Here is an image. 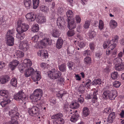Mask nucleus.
<instances>
[{"instance_id": "nucleus-64", "label": "nucleus", "mask_w": 124, "mask_h": 124, "mask_svg": "<svg viewBox=\"0 0 124 124\" xmlns=\"http://www.w3.org/2000/svg\"><path fill=\"white\" fill-rule=\"evenodd\" d=\"M79 46L81 48H83L85 45V44L83 42H81L79 44Z\"/></svg>"}, {"instance_id": "nucleus-32", "label": "nucleus", "mask_w": 124, "mask_h": 124, "mask_svg": "<svg viewBox=\"0 0 124 124\" xmlns=\"http://www.w3.org/2000/svg\"><path fill=\"white\" fill-rule=\"evenodd\" d=\"M59 69L61 72H64L66 71V64L63 63L61 65H58Z\"/></svg>"}, {"instance_id": "nucleus-30", "label": "nucleus", "mask_w": 124, "mask_h": 124, "mask_svg": "<svg viewBox=\"0 0 124 124\" xmlns=\"http://www.w3.org/2000/svg\"><path fill=\"white\" fill-rule=\"evenodd\" d=\"M10 101L8 98H7L5 100L2 101L0 103V104L2 107L6 106L8 103H10Z\"/></svg>"}, {"instance_id": "nucleus-43", "label": "nucleus", "mask_w": 124, "mask_h": 124, "mask_svg": "<svg viewBox=\"0 0 124 124\" xmlns=\"http://www.w3.org/2000/svg\"><path fill=\"white\" fill-rule=\"evenodd\" d=\"M69 106L68 104H64L63 106V109L65 111H69L70 110V113L71 114H72V110L70 108H70H69Z\"/></svg>"}, {"instance_id": "nucleus-17", "label": "nucleus", "mask_w": 124, "mask_h": 124, "mask_svg": "<svg viewBox=\"0 0 124 124\" xmlns=\"http://www.w3.org/2000/svg\"><path fill=\"white\" fill-rule=\"evenodd\" d=\"M10 79L9 76H5L0 77V83L1 84H4L7 82Z\"/></svg>"}, {"instance_id": "nucleus-23", "label": "nucleus", "mask_w": 124, "mask_h": 124, "mask_svg": "<svg viewBox=\"0 0 124 124\" xmlns=\"http://www.w3.org/2000/svg\"><path fill=\"white\" fill-rule=\"evenodd\" d=\"M115 68L116 70L122 71L124 69V65L122 63L120 64H116L115 66Z\"/></svg>"}, {"instance_id": "nucleus-36", "label": "nucleus", "mask_w": 124, "mask_h": 124, "mask_svg": "<svg viewBox=\"0 0 124 124\" xmlns=\"http://www.w3.org/2000/svg\"><path fill=\"white\" fill-rule=\"evenodd\" d=\"M8 91L6 90H2L0 91V95L1 96H5L6 97H8Z\"/></svg>"}, {"instance_id": "nucleus-27", "label": "nucleus", "mask_w": 124, "mask_h": 124, "mask_svg": "<svg viewBox=\"0 0 124 124\" xmlns=\"http://www.w3.org/2000/svg\"><path fill=\"white\" fill-rule=\"evenodd\" d=\"M38 23L41 24L44 23L46 22V19L43 16H38Z\"/></svg>"}, {"instance_id": "nucleus-25", "label": "nucleus", "mask_w": 124, "mask_h": 124, "mask_svg": "<svg viewBox=\"0 0 124 124\" xmlns=\"http://www.w3.org/2000/svg\"><path fill=\"white\" fill-rule=\"evenodd\" d=\"M63 19L61 17H59L57 19V24L60 29H62V23L63 22Z\"/></svg>"}, {"instance_id": "nucleus-42", "label": "nucleus", "mask_w": 124, "mask_h": 124, "mask_svg": "<svg viewBox=\"0 0 124 124\" xmlns=\"http://www.w3.org/2000/svg\"><path fill=\"white\" fill-rule=\"evenodd\" d=\"M17 79L16 78H14L11 79L10 84L12 86L15 87H16L17 86Z\"/></svg>"}, {"instance_id": "nucleus-47", "label": "nucleus", "mask_w": 124, "mask_h": 124, "mask_svg": "<svg viewBox=\"0 0 124 124\" xmlns=\"http://www.w3.org/2000/svg\"><path fill=\"white\" fill-rule=\"evenodd\" d=\"M40 10L46 13L48 11L49 8L43 5L40 7Z\"/></svg>"}, {"instance_id": "nucleus-8", "label": "nucleus", "mask_w": 124, "mask_h": 124, "mask_svg": "<svg viewBox=\"0 0 124 124\" xmlns=\"http://www.w3.org/2000/svg\"><path fill=\"white\" fill-rule=\"evenodd\" d=\"M14 99L16 100L22 101H24L27 100L28 98L25 93L22 91H19L18 93L16 94L14 96Z\"/></svg>"}, {"instance_id": "nucleus-22", "label": "nucleus", "mask_w": 124, "mask_h": 124, "mask_svg": "<svg viewBox=\"0 0 124 124\" xmlns=\"http://www.w3.org/2000/svg\"><path fill=\"white\" fill-rule=\"evenodd\" d=\"M115 116V113L112 112L108 116V121L109 123H112L113 121Z\"/></svg>"}, {"instance_id": "nucleus-18", "label": "nucleus", "mask_w": 124, "mask_h": 124, "mask_svg": "<svg viewBox=\"0 0 124 124\" xmlns=\"http://www.w3.org/2000/svg\"><path fill=\"white\" fill-rule=\"evenodd\" d=\"M37 54L39 56L42 57L43 59L47 58L48 57L47 52L44 51L43 50H41L38 51Z\"/></svg>"}, {"instance_id": "nucleus-39", "label": "nucleus", "mask_w": 124, "mask_h": 124, "mask_svg": "<svg viewBox=\"0 0 124 124\" xmlns=\"http://www.w3.org/2000/svg\"><path fill=\"white\" fill-rule=\"evenodd\" d=\"M101 81L100 79H94L92 83V85H96L97 84L100 85L101 84Z\"/></svg>"}, {"instance_id": "nucleus-5", "label": "nucleus", "mask_w": 124, "mask_h": 124, "mask_svg": "<svg viewBox=\"0 0 124 124\" xmlns=\"http://www.w3.org/2000/svg\"><path fill=\"white\" fill-rule=\"evenodd\" d=\"M63 115L60 113H57L51 116L52 119H55L53 121L54 124H63L64 120L62 118Z\"/></svg>"}, {"instance_id": "nucleus-37", "label": "nucleus", "mask_w": 124, "mask_h": 124, "mask_svg": "<svg viewBox=\"0 0 124 124\" xmlns=\"http://www.w3.org/2000/svg\"><path fill=\"white\" fill-rule=\"evenodd\" d=\"M111 76L112 79L114 80L117 79L119 76L118 74L117 71H114L112 72Z\"/></svg>"}, {"instance_id": "nucleus-49", "label": "nucleus", "mask_w": 124, "mask_h": 124, "mask_svg": "<svg viewBox=\"0 0 124 124\" xmlns=\"http://www.w3.org/2000/svg\"><path fill=\"white\" fill-rule=\"evenodd\" d=\"M110 43V40H108L105 41L103 45V48L104 49L106 48L107 46L109 45Z\"/></svg>"}, {"instance_id": "nucleus-29", "label": "nucleus", "mask_w": 124, "mask_h": 124, "mask_svg": "<svg viewBox=\"0 0 124 124\" xmlns=\"http://www.w3.org/2000/svg\"><path fill=\"white\" fill-rule=\"evenodd\" d=\"M17 58H21L24 56V53L22 51L18 50L15 53V55Z\"/></svg>"}, {"instance_id": "nucleus-1", "label": "nucleus", "mask_w": 124, "mask_h": 124, "mask_svg": "<svg viewBox=\"0 0 124 124\" xmlns=\"http://www.w3.org/2000/svg\"><path fill=\"white\" fill-rule=\"evenodd\" d=\"M40 72L38 71H35L34 70L32 67L26 69L25 71L24 75L26 77H28L32 76L35 77L36 81H39L41 78Z\"/></svg>"}, {"instance_id": "nucleus-26", "label": "nucleus", "mask_w": 124, "mask_h": 124, "mask_svg": "<svg viewBox=\"0 0 124 124\" xmlns=\"http://www.w3.org/2000/svg\"><path fill=\"white\" fill-rule=\"evenodd\" d=\"M68 27L70 29L67 33V34L68 37H70L74 36L75 34V31L74 30H72V29H74L75 28H70V27L68 26Z\"/></svg>"}, {"instance_id": "nucleus-51", "label": "nucleus", "mask_w": 124, "mask_h": 124, "mask_svg": "<svg viewBox=\"0 0 124 124\" xmlns=\"http://www.w3.org/2000/svg\"><path fill=\"white\" fill-rule=\"evenodd\" d=\"M92 82L90 79L87 80L85 81V86L89 88L91 85Z\"/></svg>"}, {"instance_id": "nucleus-33", "label": "nucleus", "mask_w": 124, "mask_h": 124, "mask_svg": "<svg viewBox=\"0 0 124 124\" xmlns=\"http://www.w3.org/2000/svg\"><path fill=\"white\" fill-rule=\"evenodd\" d=\"M83 115L84 116H88L90 114V111L87 107L84 108L83 109Z\"/></svg>"}, {"instance_id": "nucleus-9", "label": "nucleus", "mask_w": 124, "mask_h": 124, "mask_svg": "<svg viewBox=\"0 0 124 124\" xmlns=\"http://www.w3.org/2000/svg\"><path fill=\"white\" fill-rule=\"evenodd\" d=\"M27 110L29 115L35 117L39 114V108L37 106H33L31 108H28Z\"/></svg>"}, {"instance_id": "nucleus-6", "label": "nucleus", "mask_w": 124, "mask_h": 124, "mask_svg": "<svg viewBox=\"0 0 124 124\" xmlns=\"http://www.w3.org/2000/svg\"><path fill=\"white\" fill-rule=\"evenodd\" d=\"M61 73L59 71H57L55 69H52L48 72V75L50 78L56 79L61 77Z\"/></svg>"}, {"instance_id": "nucleus-38", "label": "nucleus", "mask_w": 124, "mask_h": 124, "mask_svg": "<svg viewBox=\"0 0 124 124\" xmlns=\"http://www.w3.org/2000/svg\"><path fill=\"white\" fill-rule=\"evenodd\" d=\"M97 92L94 91L93 93V97L92 99V101L93 103H95L97 101V98L96 95L97 94Z\"/></svg>"}, {"instance_id": "nucleus-46", "label": "nucleus", "mask_w": 124, "mask_h": 124, "mask_svg": "<svg viewBox=\"0 0 124 124\" xmlns=\"http://www.w3.org/2000/svg\"><path fill=\"white\" fill-rule=\"evenodd\" d=\"M96 33L94 31H90L89 32V36L91 38H94L96 36Z\"/></svg>"}, {"instance_id": "nucleus-12", "label": "nucleus", "mask_w": 124, "mask_h": 124, "mask_svg": "<svg viewBox=\"0 0 124 124\" xmlns=\"http://www.w3.org/2000/svg\"><path fill=\"white\" fill-rule=\"evenodd\" d=\"M77 110H76L73 112V113L71 116L70 119V121L72 122L75 123L79 119V115L77 113Z\"/></svg>"}, {"instance_id": "nucleus-21", "label": "nucleus", "mask_w": 124, "mask_h": 124, "mask_svg": "<svg viewBox=\"0 0 124 124\" xmlns=\"http://www.w3.org/2000/svg\"><path fill=\"white\" fill-rule=\"evenodd\" d=\"M15 112V109L14 108L13 110H11L9 111V114L10 116L11 117V119L13 123L16 124V123H14V122H16V120H15L14 118H15V113H16Z\"/></svg>"}, {"instance_id": "nucleus-61", "label": "nucleus", "mask_w": 124, "mask_h": 124, "mask_svg": "<svg viewBox=\"0 0 124 124\" xmlns=\"http://www.w3.org/2000/svg\"><path fill=\"white\" fill-rule=\"evenodd\" d=\"M41 67L43 69L47 68V64L46 63H42L40 64Z\"/></svg>"}, {"instance_id": "nucleus-56", "label": "nucleus", "mask_w": 124, "mask_h": 124, "mask_svg": "<svg viewBox=\"0 0 124 124\" xmlns=\"http://www.w3.org/2000/svg\"><path fill=\"white\" fill-rule=\"evenodd\" d=\"M91 53V52L88 50H86L84 52L83 54L85 56H90Z\"/></svg>"}, {"instance_id": "nucleus-60", "label": "nucleus", "mask_w": 124, "mask_h": 124, "mask_svg": "<svg viewBox=\"0 0 124 124\" xmlns=\"http://www.w3.org/2000/svg\"><path fill=\"white\" fill-rule=\"evenodd\" d=\"M116 46V44L113 43L110 45L108 48L112 50L114 49Z\"/></svg>"}, {"instance_id": "nucleus-34", "label": "nucleus", "mask_w": 124, "mask_h": 124, "mask_svg": "<svg viewBox=\"0 0 124 124\" xmlns=\"http://www.w3.org/2000/svg\"><path fill=\"white\" fill-rule=\"evenodd\" d=\"M84 63L87 65L90 66V64L91 63V58L89 57H86L84 59Z\"/></svg>"}, {"instance_id": "nucleus-44", "label": "nucleus", "mask_w": 124, "mask_h": 124, "mask_svg": "<svg viewBox=\"0 0 124 124\" xmlns=\"http://www.w3.org/2000/svg\"><path fill=\"white\" fill-rule=\"evenodd\" d=\"M104 26L103 22L101 20H100L99 21V28L100 30L103 29Z\"/></svg>"}, {"instance_id": "nucleus-10", "label": "nucleus", "mask_w": 124, "mask_h": 124, "mask_svg": "<svg viewBox=\"0 0 124 124\" xmlns=\"http://www.w3.org/2000/svg\"><path fill=\"white\" fill-rule=\"evenodd\" d=\"M20 50L24 51H26L29 48V46L28 42L26 40H23L20 42L18 46Z\"/></svg>"}, {"instance_id": "nucleus-50", "label": "nucleus", "mask_w": 124, "mask_h": 124, "mask_svg": "<svg viewBox=\"0 0 124 124\" xmlns=\"http://www.w3.org/2000/svg\"><path fill=\"white\" fill-rule=\"evenodd\" d=\"M114 62L115 63H116V64H117V63H122V60L121 58L117 57L114 59Z\"/></svg>"}, {"instance_id": "nucleus-48", "label": "nucleus", "mask_w": 124, "mask_h": 124, "mask_svg": "<svg viewBox=\"0 0 124 124\" xmlns=\"http://www.w3.org/2000/svg\"><path fill=\"white\" fill-rule=\"evenodd\" d=\"M31 1L30 0H25L24 2V4L26 7H29L31 6Z\"/></svg>"}, {"instance_id": "nucleus-45", "label": "nucleus", "mask_w": 124, "mask_h": 124, "mask_svg": "<svg viewBox=\"0 0 124 124\" xmlns=\"http://www.w3.org/2000/svg\"><path fill=\"white\" fill-rule=\"evenodd\" d=\"M90 21L88 20L86 21L84 25V27L85 29L88 28L90 25Z\"/></svg>"}, {"instance_id": "nucleus-3", "label": "nucleus", "mask_w": 124, "mask_h": 124, "mask_svg": "<svg viewBox=\"0 0 124 124\" xmlns=\"http://www.w3.org/2000/svg\"><path fill=\"white\" fill-rule=\"evenodd\" d=\"M117 96V92L116 90H113L111 91L107 90L103 93L102 96L105 99H109L113 100Z\"/></svg>"}, {"instance_id": "nucleus-31", "label": "nucleus", "mask_w": 124, "mask_h": 124, "mask_svg": "<svg viewBox=\"0 0 124 124\" xmlns=\"http://www.w3.org/2000/svg\"><path fill=\"white\" fill-rule=\"evenodd\" d=\"M18 33L17 34L16 37L17 38L19 39L22 40L25 38V33H23V32H17Z\"/></svg>"}, {"instance_id": "nucleus-58", "label": "nucleus", "mask_w": 124, "mask_h": 124, "mask_svg": "<svg viewBox=\"0 0 124 124\" xmlns=\"http://www.w3.org/2000/svg\"><path fill=\"white\" fill-rule=\"evenodd\" d=\"M14 109H15V112H16L15 113V118H14V120H16L15 119L16 118V117H18L19 116H20V114L19 113L17 112V107H15L14 108Z\"/></svg>"}, {"instance_id": "nucleus-19", "label": "nucleus", "mask_w": 124, "mask_h": 124, "mask_svg": "<svg viewBox=\"0 0 124 124\" xmlns=\"http://www.w3.org/2000/svg\"><path fill=\"white\" fill-rule=\"evenodd\" d=\"M63 43V40L61 38H59L57 40L56 44V47L59 49L62 48Z\"/></svg>"}, {"instance_id": "nucleus-63", "label": "nucleus", "mask_w": 124, "mask_h": 124, "mask_svg": "<svg viewBox=\"0 0 124 124\" xmlns=\"http://www.w3.org/2000/svg\"><path fill=\"white\" fill-rule=\"evenodd\" d=\"M119 39V37L117 35L115 36L113 39L112 40L114 42H117Z\"/></svg>"}, {"instance_id": "nucleus-28", "label": "nucleus", "mask_w": 124, "mask_h": 124, "mask_svg": "<svg viewBox=\"0 0 124 124\" xmlns=\"http://www.w3.org/2000/svg\"><path fill=\"white\" fill-rule=\"evenodd\" d=\"M80 105L78 102H74L72 103L70 105V108L72 109H77L78 108Z\"/></svg>"}, {"instance_id": "nucleus-11", "label": "nucleus", "mask_w": 124, "mask_h": 124, "mask_svg": "<svg viewBox=\"0 0 124 124\" xmlns=\"http://www.w3.org/2000/svg\"><path fill=\"white\" fill-rule=\"evenodd\" d=\"M32 62L30 60L28 59H25L23 63L22 66V68L20 69V72H22L24 70V68L29 67L32 65Z\"/></svg>"}, {"instance_id": "nucleus-2", "label": "nucleus", "mask_w": 124, "mask_h": 124, "mask_svg": "<svg viewBox=\"0 0 124 124\" xmlns=\"http://www.w3.org/2000/svg\"><path fill=\"white\" fill-rule=\"evenodd\" d=\"M42 91L41 89H36L34 91L33 94H32L30 95V98L33 101L38 102L37 104L39 105L40 104V99L42 95Z\"/></svg>"}, {"instance_id": "nucleus-20", "label": "nucleus", "mask_w": 124, "mask_h": 124, "mask_svg": "<svg viewBox=\"0 0 124 124\" xmlns=\"http://www.w3.org/2000/svg\"><path fill=\"white\" fill-rule=\"evenodd\" d=\"M51 34L55 38H58L60 36L61 32L58 30L54 29L52 30Z\"/></svg>"}, {"instance_id": "nucleus-55", "label": "nucleus", "mask_w": 124, "mask_h": 124, "mask_svg": "<svg viewBox=\"0 0 124 124\" xmlns=\"http://www.w3.org/2000/svg\"><path fill=\"white\" fill-rule=\"evenodd\" d=\"M39 38L38 35H36L32 38V40L34 42H37Z\"/></svg>"}, {"instance_id": "nucleus-7", "label": "nucleus", "mask_w": 124, "mask_h": 124, "mask_svg": "<svg viewBox=\"0 0 124 124\" xmlns=\"http://www.w3.org/2000/svg\"><path fill=\"white\" fill-rule=\"evenodd\" d=\"M20 20H18L17 21V27L16 29L17 32H23L26 31L29 28L28 25L26 23H22Z\"/></svg>"}, {"instance_id": "nucleus-24", "label": "nucleus", "mask_w": 124, "mask_h": 124, "mask_svg": "<svg viewBox=\"0 0 124 124\" xmlns=\"http://www.w3.org/2000/svg\"><path fill=\"white\" fill-rule=\"evenodd\" d=\"M109 25L111 28L114 29L117 26V23L115 20L112 19L110 21Z\"/></svg>"}, {"instance_id": "nucleus-15", "label": "nucleus", "mask_w": 124, "mask_h": 124, "mask_svg": "<svg viewBox=\"0 0 124 124\" xmlns=\"http://www.w3.org/2000/svg\"><path fill=\"white\" fill-rule=\"evenodd\" d=\"M41 45L43 46L50 45L51 43V41L49 38H45L40 41Z\"/></svg>"}, {"instance_id": "nucleus-13", "label": "nucleus", "mask_w": 124, "mask_h": 124, "mask_svg": "<svg viewBox=\"0 0 124 124\" xmlns=\"http://www.w3.org/2000/svg\"><path fill=\"white\" fill-rule=\"evenodd\" d=\"M19 63V62L16 60H14L9 63V67L12 70L15 69L16 67Z\"/></svg>"}, {"instance_id": "nucleus-62", "label": "nucleus", "mask_w": 124, "mask_h": 124, "mask_svg": "<svg viewBox=\"0 0 124 124\" xmlns=\"http://www.w3.org/2000/svg\"><path fill=\"white\" fill-rule=\"evenodd\" d=\"M76 19L77 22L78 23H80L81 21V19L79 15H77L76 16Z\"/></svg>"}, {"instance_id": "nucleus-16", "label": "nucleus", "mask_w": 124, "mask_h": 124, "mask_svg": "<svg viewBox=\"0 0 124 124\" xmlns=\"http://www.w3.org/2000/svg\"><path fill=\"white\" fill-rule=\"evenodd\" d=\"M7 44L8 46H11L14 44V37H5Z\"/></svg>"}, {"instance_id": "nucleus-35", "label": "nucleus", "mask_w": 124, "mask_h": 124, "mask_svg": "<svg viewBox=\"0 0 124 124\" xmlns=\"http://www.w3.org/2000/svg\"><path fill=\"white\" fill-rule=\"evenodd\" d=\"M39 25L37 24L33 25L31 28L32 31L34 32H37L39 29Z\"/></svg>"}, {"instance_id": "nucleus-52", "label": "nucleus", "mask_w": 124, "mask_h": 124, "mask_svg": "<svg viewBox=\"0 0 124 124\" xmlns=\"http://www.w3.org/2000/svg\"><path fill=\"white\" fill-rule=\"evenodd\" d=\"M67 64L69 69L70 70H72V67L74 66V63L72 62H68Z\"/></svg>"}, {"instance_id": "nucleus-40", "label": "nucleus", "mask_w": 124, "mask_h": 124, "mask_svg": "<svg viewBox=\"0 0 124 124\" xmlns=\"http://www.w3.org/2000/svg\"><path fill=\"white\" fill-rule=\"evenodd\" d=\"M33 8L36 9L39 6V0H33Z\"/></svg>"}, {"instance_id": "nucleus-4", "label": "nucleus", "mask_w": 124, "mask_h": 124, "mask_svg": "<svg viewBox=\"0 0 124 124\" xmlns=\"http://www.w3.org/2000/svg\"><path fill=\"white\" fill-rule=\"evenodd\" d=\"M66 15L68 19V24L70 26V28H76V22L74 21L73 19V13L71 10L68 11L66 13Z\"/></svg>"}, {"instance_id": "nucleus-59", "label": "nucleus", "mask_w": 124, "mask_h": 124, "mask_svg": "<svg viewBox=\"0 0 124 124\" xmlns=\"http://www.w3.org/2000/svg\"><path fill=\"white\" fill-rule=\"evenodd\" d=\"M89 46L90 49L92 50H93L94 49L95 46L94 43L92 42L90 43L89 44Z\"/></svg>"}, {"instance_id": "nucleus-57", "label": "nucleus", "mask_w": 124, "mask_h": 124, "mask_svg": "<svg viewBox=\"0 0 124 124\" xmlns=\"http://www.w3.org/2000/svg\"><path fill=\"white\" fill-rule=\"evenodd\" d=\"M6 63L3 61H0V69L1 70L4 68L6 65Z\"/></svg>"}, {"instance_id": "nucleus-14", "label": "nucleus", "mask_w": 124, "mask_h": 124, "mask_svg": "<svg viewBox=\"0 0 124 124\" xmlns=\"http://www.w3.org/2000/svg\"><path fill=\"white\" fill-rule=\"evenodd\" d=\"M26 19L30 22H33L36 19V16L32 12L28 13L26 15Z\"/></svg>"}, {"instance_id": "nucleus-53", "label": "nucleus", "mask_w": 124, "mask_h": 124, "mask_svg": "<svg viewBox=\"0 0 124 124\" xmlns=\"http://www.w3.org/2000/svg\"><path fill=\"white\" fill-rule=\"evenodd\" d=\"M121 85V83L118 81H116L114 83L113 86L116 88L119 87Z\"/></svg>"}, {"instance_id": "nucleus-54", "label": "nucleus", "mask_w": 124, "mask_h": 124, "mask_svg": "<svg viewBox=\"0 0 124 124\" xmlns=\"http://www.w3.org/2000/svg\"><path fill=\"white\" fill-rule=\"evenodd\" d=\"M63 92L62 91H61L57 94V96L58 98H62V96L65 94L64 93H62Z\"/></svg>"}, {"instance_id": "nucleus-41", "label": "nucleus", "mask_w": 124, "mask_h": 124, "mask_svg": "<svg viewBox=\"0 0 124 124\" xmlns=\"http://www.w3.org/2000/svg\"><path fill=\"white\" fill-rule=\"evenodd\" d=\"M14 33L12 30H9L7 33L5 37H13Z\"/></svg>"}]
</instances>
